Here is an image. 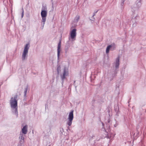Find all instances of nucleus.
<instances>
[{"instance_id": "29", "label": "nucleus", "mask_w": 146, "mask_h": 146, "mask_svg": "<svg viewBox=\"0 0 146 146\" xmlns=\"http://www.w3.org/2000/svg\"><path fill=\"white\" fill-rule=\"evenodd\" d=\"M114 126H115V127H116V126H115V125H114Z\"/></svg>"}, {"instance_id": "3", "label": "nucleus", "mask_w": 146, "mask_h": 146, "mask_svg": "<svg viewBox=\"0 0 146 146\" xmlns=\"http://www.w3.org/2000/svg\"><path fill=\"white\" fill-rule=\"evenodd\" d=\"M47 14V11H41V15L42 18L41 21V24L42 25V29H43L44 28V26L46 21Z\"/></svg>"}, {"instance_id": "12", "label": "nucleus", "mask_w": 146, "mask_h": 146, "mask_svg": "<svg viewBox=\"0 0 146 146\" xmlns=\"http://www.w3.org/2000/svg\"><path fill=\"white\" fill-rule=\"evenodd\" d=\"M28 127L27 125L24 126L22 129V133L24 134H26L27 132Z\"/></svg>"}, {"instance_id": "13", "label": "nucleus", "mask_w": 146, "mask_h": 146, "mask_svg": "<svg viewBox=\"0 0 146 146\" xmlns=\"http://www.w3.org/2000/svg\"><path fill=\"white\" fill-rule=\"evenodd\" d=\"M114 44H112L111 45H109L108 46L106 49V52L107 53L109 52L110 49L113 46L114 47Z\"/></svg>"}, {"instance_id": "27", "label": "nucleus", "mask_w": 146, "mask_h": 146, "mask_svg": "<svg viewBox=\"0 0 146 146\" xmlns=\"http://www.w3.org/2000/svg\"><path fill=\"white\" fill-rule=\"evenodd\" d=\"M46 105H47L46 104V105H45L46 108Z\"/></svg>"}, {"instance_id": "18", "label": "nucleus", "mask_w": 146, "mask_h": 146, "mask_svg": "<svg viewBox=\"0 0 146 146\" xmlns=\"http://www.w3.org/2000/svg\"><path fill=\"white\" fill-rule=\"evenodd\" d=\"M127 144H129L130 143V145H129V146H133V142L132 143H131V141H128L127 142Z\"/></svg>"}, {"instance_id": "21", "label": "nucleus", "mask_w": 146, "mask_h": 146, "mask_svg": "<svg viewBox=\"0 0 146 146\" xmlns=\"http://www.w3.org/2000/svg\"><path fill=\"white\" fill-rule=\"evenodd\" d=\"M124 1H123L122 3L121 4V5H123V4H124Z\"/></svg>"}, {"instance_id": "15", "label": "nucleus", "mask_w": 146, "mask_h": 146, "mask_svg": "<svg viewBox=\"0 0 146 146\" xmlns=\"http://www.w3.org/2000/svg\"><path fill=\"white\" fill-rule=\"evenodd\" d=\"M141 0H137V8L140 7L141 5Z\"/></svg>"}, {"instance_id": "28", "label": "nucleus", "mask_w": 146, "mask_h": 146, "mask_svg": "<svg viewBox=\"0 0 146 146\" xmlns=\"http://www.w3.org/2000/svg\"><path fill=\"white\" fill-rule=\"evenodd\" d=\"M141 142H142V143H143V141H141Z\"/></svg>"}, {"instance_id": "19", "label": "nucleus", "mask_w": 146, "mask_h": 146, "mask_svg": "<svg viewBox=\"0 0 146 146\" xmlns=\"http://www.w3.org/2000/svg\"><path fill=\"white\" fill-rule=\"evenodd\" d=\"M98 11V10H97V11L94 12V14L92 16V17H94L95 15L97 13Z\"/></svg>"}, {"instance_id": "20", "label": "nucleus", "mask_w": 146, "mask_h": 146, "mask_svg": "<svg viewBox=\"0 0 146 146\" xmlns=\"http://www.w3.org/2000/svg\"><path fill=\"white\" fill-rule=\"evenodd\" d=\"M22 10H23V11H22V16H21V17H23V15H24V10H23V8H22Z\"/></svg>"}, {"instance_id": "8", "label": "nucleus", "mask_w": 146, "mask_h": 146, "mask_svg": "<svg viewBox=\"0 0 146 146\" xmlns=\"http://www.w3.org/2000/svg\"><path fill=\"white\" fill-rule=\"evenodd\" d=\"M110 119L109 118L108 119L107 121V123H106V124L107 125L106 126V128H103L102 129V130H103V129L108 134V132H109L110 131Z\"/></svg>"}, {"instance_id": "11", "label": "nucleus", "mask_w": 146, "mask_h": 146, "mask_svg": "<svg viewBox=\"0 0 146 146\" xmlns=\"http://www.w3.org/2000/svg\"><path fill=\"white\" fill-rule=\"evenodd\" d=\"M115 65V69H117L119 68V57H117L115 60V62L114 63Z\"/></svg>"}, {"instance_id": "14", "label": "nucleus", "mask_w": 146, "mask_h": 146, "mask_svg": "<svg viewBox=\"0 0 146 146\" xmlns=\"http://www.w3.org/2000/svg\"><path fill=\"white\" fill-rule=\"evenodd\" d=\"M80 19V16L78 15H77L74 18V22L77 23Z\"/></svg>"}, {"instance_id": "24", "label": "nucleus", "mask_w": 146, "mask_h": 146, "mask_svg": "<svg viewBox=\"0 0 146 146\" xmlns=\"http://www.w3.org/2000/svg\"><path fill=\"white\" fill-rule=\"evenodd\" d=\"M95 19V18H94L93 17V19H92V21H94V20Z\"/></svg>"}, {"instance_id": "16", "label": "nucleus", "mask_w": 146, "mask_h": 146, "mask_svg": "<svg viewBox=\"0 0 146 146\" xmlns=\"http://www.w3.org/2000/svg\"><path fill=\"white\" fill-rule=\"evenodd\" d=\"M28 85H27L25 88V90L24 92V97L25 98L26 97L27 93V91L28 90Z\"/></svg>"}, {"instance_id": "5", "label": "nucleus", "mask_w": 146, "mask_h": 146, "mask_svg": "<svg viewBox=\"0 0 146 146\" xmlns=\"http://www.w3.org/2000/svg\"><path fill=\"white\" fill-rule=\"evenodd\" d=\"M73 118V110H72L69 113L68 118V120L67 122V124L69 126L68 128H69V126L71 125Z\"/></svg>"}, {"instance_id": "25", "label": "nucleus", "mask_w": 146, "mask_h": 146, "mask_svg": "<svg viewBox=\"0 0 146 146\" xmlns=\"http://www.w3.org/2000/svg\"><path fill=\"white\" fill-rule=\"evenodd\" d=\"M57 70L58 72H58V68H57Z\"/></svg>"}, {"instance_id": "4", "label": "nucleus", "mask_w": 146, "mask_h": 146, "mask_svg": "<svg viewBox=\"0 0 146 146\" xmlns=\"http://www.w3.org/2000/svg\"><path fill=\"white\" fill-rule=\"evenodd\" d=\"M76 31V29H74L70 31V36L68 37L69 41H73L76 40L77 34Z\"/></svg>"}, {"instance_id": "1", "label": "nucleus", "mask_w": 146, "mask_h": 146, "mask_svg": "<svg viewBox=\"0 0 146 146\" xmlns=\"http://www.w3.org/2000/svg\"><path fill=\"white\" fill-rule=\"evenodd\" d=\"M17 95H15L13 97L11 98L9 101L10 105L11 111L13 114L17 117L18 116V99Z\"/></svg>"}, {"instance_id": "10", "label": "nucleus", "mask_w": 146, "mask_h": 146, "mask_svg": "<svg viewBox=\"0 0 146 146\" xmlns=\"http://www.w3.org/2000/svg\"><path fill=\"white\" fill-rule=\"evenodd\" d=\"M61 51V41H60L59 43H58V49H57V58L58 60H59V56H60V53Z\"/></svg>"}, {"instance_id": "22", "label": "nucleus", "mask_w": 146, "mask_h": 146, "mask_svg": "<svg viewBox=\"0 0 146 146\" xmlns=\"http://www.w3.org/2000/svg\"><path fill=\"white\" fill-rule=\"evenodd\" d=\"M107 137L108 138H110V137H109V136H107Z\"/></svg>"}, {"instance_id": "23", "label": "nucleus", "mask_w": 146, "mask_h": 146, "mask_svg": "<svg viewBox=\"0 0 146 146\" xmlns=\"http://www.w3.org/2000/svg\"><path fill=\"white\" fill-rule=\"evenodd\" d=\"M103 126H104V124L102 122V123Z\"/></svg>"}, {"instance_id": "17", "label": "nucleus", "mask_w": 146, "mask_h": 146, "mask_svg": "<svg viewBox=\"0 0 146 146\" xmlns=\"http://www.w3.org/2000/svg\"><path fill=\"white\" fill-rule=\"evenodd\" d=\"M46 7L45 5H43L42 8V11H47Z\"/></svg>"}, {"instance_id": "7", "label": "nucleus", "mask_w": 146, "mask_h": 146, "mask_svg": "<svg viewBox=\"0 0 146 146\" xmlns=\"http://www.w3.org/2000/svg\"><path fill=\"white\" fill-rule=\"evenodd\" d=\"M68 74V69L65 67L64 68L62 74L60 75V77L62 80V83H63L64 80L66 78V76H67Z\"/></svg>"}, {"instance_id": "26", "label": "nucleus", "mask_w": 146, "mask_h": 146, "mask_svg": "<svg viewBox=\"0 0 146 146\" xmlns=\"http://www.w3.org/2000/svg\"><path fill=\"white\" fill-rule=\"evenodd\" d=\"M67 50H66L65 51V53H67Z\"/></svg>"}, {"instance_id": "6", "label": "nucleus", "mask_w": 146, "mask_h": 146, "mask_svg": "<svg viewBox=\"0 0 146 146\" xmlns=\"http://www.w3.org/2000/svg\"><path fill=\"white\" fill-rule=\"evenodd\" d=\"M24 139L25 138L24 135L20 133L19 135V141L18 146H24L23 144L25 141Z\"/></svg>"}, {"instance_id": "2", "label": "nucleus", "mask_w": 146, "mask_h": 146, "mask_svg": "<svg viewBox=\"0 0 146 146\" xmlns=\"http://www.w3.org/2000/svg\"><path fill=\"white\" fill-rule=\"evenodd\" d=\"M30 47L29 43L27 44L25 46L24 48L22 54V59L23 60H24L27 58L28 50Z\"/></svg>"}, {"instance_id": "9", "label": "nucleus", "mask_w": 146, "mask_h": 146, "mask_svg": "<svg viewBox=\"0 0 146 146\" xmlns=\"http://www.w3.org/2000/svg\"><path fill=\"white\" fill-rule=\"evenodd\" d=\"M139 131L137 130H135L132 132L131 134V137L134 139H136L138 137V135H139Z\"/></svg>"}]
</instances>
